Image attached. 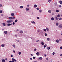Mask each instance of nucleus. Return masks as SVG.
Here are the masks:
<instances>
[{"mask_svg":"<svg viewBox=\"0 0 62 62\" xmlns=\"http://www.w3.org/2000/svg\"><path fill=\"white\" fill-rule=\"evenodd\" d=\"M9 20H14L15 19V18L14 16L12 17H9Z\"/></svg>","mask_w":62,"mask_h":62,"instance_id":"f257e3e1","label":"nucleus"},{"mask_svg":"<svg viewBox=\"0 0 62 62\" xmlns=\"http://www.w3.org/2000/svg\"><path fill=\"white\" fill-rule=\"evenodd\" d=\"M7 23H12L13 22V20H8L7 21Z\"/></svg>","mask_w":62,"mask_h":62,"instance_id":"f03ea898","label":"nucleus"},{"mask_svg":"<svg viewBox=\"0 0 62 62\" xmlns=\"http://www.w3.org/2000/svg\"><path fill=\"white\" fill-rule=\"evenodd\" d=\"M58 28L62 29V24H60L58 26Z\"/></svg>","mask_w":62,"mask_h":62,"instance_id":"7ed1b4c3","label":"nucleus"},{"mask_svg":"<svg viewBox=\"0 0 62 62\" xmlns=\"http://www.w3.org/2000/svg\"><path fill=\"white\" fill-rule=\"evenodd\" d=\"M12 61H14L15 62H17V61H16V60L14 58H12Z\"/></svg>","mask_w":62,"mask_h":62,"instance_id":"20e7f679","label":"nucleus"},{"mask_svg":"<svg viewBox=\"0 0 62 62\" xmlns=\"http://www.w3.org/2000/svg\"><path fill=\"white\" fill-rule=\"evenodd\" d=\"M41 31V30L40 29L38 30L37 31L38 32H39V33Z\"/></svg>","mask_w":62,"mask_h":62,"instance_id":"39448f33","label":"nucleus"},{"mask_svg":"<svg viewBox=\"0 0 62 62\" xmlns=\"http://www.w3.org/2000/svg\"><path fill=\"white\" fill-rule=\"evenodd\" d=\"M23 33V31H21L20 32V34H22V33Z\"/></svg>","mask_w":62,"mask_h":62,"instance_id":"423d86ee","label":"nucleus"},{"mask_svg":"<svg viewBox=\"0 0 62 62\" xmlns=\"http://www.w3.org/2000/svg\"><path fill=\"white\" fill-rule=\"evenodd\" d=\"M57 17L58 18H59L60 17V15L59 14L57 16Z\"/></svg>","mask_w":62,"mask_h":62,"instance_id":"0eeeda50","label":"nucleus"},{"mask_svg":"<svg viewBox=\"0 0 62 62\" xmlns=\"http://www.w3.org/2000/svg\"><path fill=\"white\" fill-rule=\"evenodd\" d=\"M4 33L5 34H7L8 33V32H7V31H5L4 32Z\"/></svg>","mask_w":62,"mask_h":62,"instance_id":"6e6552de","label":"nucleus"},{"mask_svg":"<svg viewBox=\"0 0 62 62\" xmlns=\"http://www.w3.org/2000/svg\"><path fill=\"white\" fill-rule=\"evenodd\" d=\"M46 30L47 31H49V29H48V28L46 27Z\"/></svg>","mask_w":62,"mask_h":62,"instance_id":"1a4fd4ad","label":"nucleus"},{"mask_svg":"<svg viewBox=\"0 0 62 62\" xmlns=\"http://www.w3.org/2000/svg\"><path fill=\"white\" fill-rule=\"evenodd\" d=\"M12 46L13 48H15V47H16V46L15 45H12Z\"/></svg>","mask_w":62,"mask_h":62,"instance_id":"9d476101","label":"nucleus"},{"mask_svg":"<svg viewBox=\"0 0 62 62\" xmlns=\"http://www.w3.org/2000/svg\"><path fill=\"white\" fill-rule=\"evenodd\" d=\"M46 47H47V44H45V45L44 46V48H45Z\"/></svg>","mask_w":62,"mask_h":62,"instance_id":"9b49d317","label":"nucleus"},{"mask_svg":"<svg viewBox=\"0 0 62 62\" xmlns=\"http://www.w3.org/2000/svg\"><path fill=\"white\" fill-rule=\"evenodd\" d=\"M39 34H41V35L42 34H43V32L42 31H40V32H39Z\"/></svg>","mask_w":62,"mask_h":62,"instance_id":"f8f14e48","label":"nucleus"},{"mask_svg":"<svg viewBox=\"0 0 62 62\" xmlns=\"http://www.w3.org/2000/svg\"><path fill=\"white\" fill-rule=\"evenodd\" d=\"M34 8H36V7H37V6L36 4H35L34 5Z\"/></svg>","mask_w":62,"mask_h":62,"instance_id":"ddd939ff","label":"nucleus"},{"mask_svg":"<svg viewBox=\"0 0 62 62\" xmlns=\"http://www.w3.org/2000/svg\"><path fill=\"white\" fill-rule=\"evenodd\" d=\"M5 60L4 59H3L2 60V62H5Z\"/></svg>","mask_w":62,"mask_h":62,"instance_id":"4468645a","label":"nucleus"},{"mask_svg":"<svg viewBox=\"0 0 62 62\" xmlns=\"http://www.w3.org/2000/svg\"><path fill=\"white\" fill-rule=\"evenodd\" d=\"M2 24L4 26H6V24L4 23H2Z\"/></svg>","mask_w":62,"mask_h":62,"instance_id":"2eb2a0df","label":"nucleus"},{"mask_svg":"<svg viewBox=\"0 0 62 62\" xmlns=\"http://www.w3.org/2000/svg\"><path fill=\"white\" fill-rule=\"evenodd\" d=\"M50 39L49 38H47V40L48 41H49Z\"/></svg>","mask_w":62,"mask_h":62,"instance_id":"dca6fc26","label":"nucleus"},{"mask_svg":"<svg viewBox=\"0 0 62 62\" xmlns=\"http://www.w3.org/2000/svg\"><path fill=\"white\" fill-rule=\"evenodd\" d=\"M55 19L56 20H58V19L57 18V17H55Z\"/></svg>","mask_w":62,"mask_h":62,"instance_id":"f3484780","label":"nucleus"},{"mask_svg":"<svg viewBox=\"0 0 62 62\" xmlns=\"http://www.w3.org/2000/svg\"><path fill=\"white\" fill-rule=\"evenodd\" d=\"M56 12H59V10H56Z\"/></svg>","mask_w":62,"mask_h":62,"instance_id":"a211bd4d","label":"nucleus"},{"mask_svg":"<svg viewBox=\"0 0 62 62\" xmlns=\"http://www.w3.org/2000/svg\"><path fill=\"white\" fill-rule=\"evenodd\" d=\"M31 22L32 23H34V24H35V21H31Z\"/></svg>","mask_w":62,"mask_h":62,"instance_id":"6ab92c4d","label":"nucleus"},{"mask_svg":"<svg viewBox=\"0 0 62 62\" xmlns=\"http://www.w3.org/2000/svg\"><path fill=\"white\" fill-rule=\"evenodd\" d=\"M29 8H27L26 9V11H28L29 10Z\"/></svg>","mask_w":62,"mask_h":62,"instance_id":"aec40b11","label":"nucleus"},{"mask_svg":"<svg viewBox=\"0 0 62 62\" xmlns=\"http://www.w3.org/2000/svg\"><path fill=\"white\" fill-rule=\"evenodd\" d=\"M4 46H5V45H4V44H2L1 45V46L2 47H4Z\"/></svg>","mask_w":62,"mask_h":62,"instance_id":"412c9836","label":"nucleus"},{"mask_svg":"<svg viewBox=\"0 0 62 62\" xmlns=\"http://www.w3.org/2000/svg\"><path fill=\"white\" fill-rule=\"evenodd\" d=\"M14 13H12L11 14V16H14Z\"/></svg>","mask_w":62,"mask_h":62,"instance_id":"4be33fe9","label":"nucleus"},{"mask_svg":"<svg viewBox=\"0 0 62 62\" xmlns=\"http://www.w3.org/2000/svg\"><path fill=\"white\" fill-rule=\"evenodd\" d=\"M55 24L56 26H58V24H59V23H56Z\"/></svg>","mask_w":62,"mask_h":62,"instance_id":"5701e85b","label":"nucleus"},{"mask_svg":"<svg viewBox=\"0 0 62 62\" xmlns=\"http://www.w3.org/2000/svg\"><path fill=\"white\" fill-rule=\"evenodd\" d=\"M51 20L52 21H53L54 20V17H52L51 18Z\"/></svg>","mask_w":62,"mask_h":62,"instance_id":"b1692460","label":"nucleus"},{"mask_svg":"<svg viewBox=\"0 0 62 62\" xmlns=\"http://www.w3.org/2000/svg\"><path fill=\"white\" fill-rule=\"evenodd\" d=\"M56 42L57 43H59V40H56Z\"/></svg>","mask_w":62,"mask_h":62,"instance_id":"393cba45","label":"nucleus"},{"mask_svg":"<svg viewBox=\"0 0 62 62\" xmlns=\"http://www.w3.org/2000/svg\"><path fill=\"white\" fill-rule=\"evenodd\" d=\"M18 53L19 55H21V52H18Z\"/></svg>","mask_w":62,"mask_h":62,"instance_id":"a878e982","label":"nucleus"},{"mask_svg":"<svg viewBox=\"0 0 62 62\" xmlns=\"http://www.w3.org/2000/svg\"><path fill=\"white\" fill-rule=\"evenodd\" d=\"M59 3L60 4H62V2L61 1H59Z\"/></svg>","mask_w":62,"mask_h":62,"instance_id":"bb28decb","label":"nucleus"},{"mask_svg":"<svg viewBox=\"0 0 62 62\" xmlns=\"http://www.w3.org/2000/svg\"><path fill=\"white\" fill-rule=\"evenodd\" d=\"M37 55H39V52H37L36 53Z\"/></svg>","mask_w":62,"mask_h":62,"instance_id":"cd10ccee","label":"nucleus"},{"mask_svg":"<svg viewBox=\"0 0 62 62\" xmlns=\"http://www.w3.org/2000/svg\"><path fill=\"white\" fill-rule=\"evenodd\" d=\"M41 44H42V45H44V43L43 42H42L41 43Z\"/></svg>","mask_w":62,"mask_h":62,"instance_id":"c85d7f7f","label":"nucleus"},{"mask_svg":"<svg viewBox=\"0 0 62 62\" xmlns=\"http://www.w3.org/2000/svg\"><path fill=\"white\" fill-rule=\"evenodd\" d=\"M47 49H48V50H50V47H49V46H48L47 47Z\"/></svg>","mask_w":62,"mask_h":62,"instance_id":"c756f323","label":"nucleus"},{"mask_svg":"<svg viewBox=\"0 0 62 62\" xmlns=\"http://www.w3.org/2000/svg\"><path fill=\"white\" fill-rule=\"evenodd\" d=\"M48 2H49V3H51V2H52V0H49L48 1Z\"/></svg>","mask_w":62,"mask_h":62,"instance_id":"7c9ffc66","label":"nucleus"},{"mask_svg":"<svg viewBox=\"0 0 62 62\" xmlns=\"http://www.w3.org/2000/svg\"><path fill=\"white\" fill-rule=\"evenodd\" d=\"M18 22V20L17 19H16L15 20V23H16Z\"/></svg>","mask_w":62,"mask_h":62,"instance_id":"2f4dec72","label":"nucleus"},{"mask_svg":"<svg viewBox=\"0 0 62 62\" xmlns=\"http://www.w3.org/2000/svg\"><path fill=\"white\" fill-rule=\"evenodd\" d=\"M58 19L59 20H62V18H59Z\"/></svg>","mask_w":62,"mask_h":62,"instance_id":"473e14b6","label":"nucleus"},{"mask_svg":"<svg viewBox=\"0 0 62 62\" xmlns=\"http://www.w3.org/2000/svg\"><path fill=\"white\" fill-rule=\"evenodd\" d=\"M45 36H47L48 35L47 34V33H46L45 34Z\"/></svg>","mask_w":62,"mask_h":62,"instance_id":"72a5a7b5","label":"nucleus"},{"mask_svg":"<svg viewBox=\"0 0 62 62\" xmlns=\"http://www.w3.org/2000/svg\"><path fill=\"white\" fill-rule=\"evenodd\" d=\"M39 12H40V13H41V12H42V10H39Z\"/></svg>","mask_w":62,"mask_h":62,"instance_id":"f704fd0d","label":"nucleus"},{"mask_svg":"<svg viewBox=\"0 0 62 62\" xmlns=\"http://www.w3.org/2000/svg\"><path fill=\"white\" fill-rule=\"evenodd\" d=\"M20 8H23V6H20Z\"/></svg>","mask_w":62,"mask_h":62,"instance_id":"c9c22d12","label":"nucleus"},{"mask_svg":"<svg viewBox=\"0 0 62 62\" xmlns=\"http://www.w3.org/2000/svg\"><path fill=\"white\" fill-rule=\"evenodd\" d=\"M39 59H40L41 60H42V58L41 57H40L39 58Z\"/></svg>","mask_w":62,"mask_h":62,"instance_id":"e433bc0d","label":"nucleus"},{"mask_svg":"<svg viewBox=\"0 0 62 62\" xmlns=\"http://www.w3.org/2000/svg\"><path fill=\"white\" fill-rule=\"evenodd\" d=\"M44 31L45 32H46L47 31V30L45 29H44Z\"/></svg>","mask_w":62,"mask_h":62,"instance_id":"4c0bfd02","label":"nucleus"},{"mask_svg":"<svg viewBox=\"0 0 62 62\" xmlns=\"http://www.w3.org/2000/svg\"><path fill=\"white\" fill-rule=\"evenodd\" d=\"M48 12H49V13H51V11H48Z\"/></svg>","mask_w":62,"mask_h":62,"instance_id":"58836bf2","label":"nucleus"},{"mask_svg":"<svg viewBox=\"0 0 62 62\" xmlns=\"http://www.w3.org/2000/svg\"><path fill=\"white\" fill-rule=\"evenodd\" d=\"M54 54H55V53L54 52H53L52 53L53 55H54Z\"/></svg>","mask_w":62,"mask_h":62,"instance_id":"ea45409f","label":"nucleus"},{"mask_svg":"<svg viewBox=\"0 0 62 62\" xmlns=\"http://www.w3.org/2000/svg\"><path fill=\"white\" fill-rule=\"evenodd\" d=\"M2 12H3V11H2V10H1L0 11V13H2Z\"/></svg>","mask_w":62,"mask_h":62,"instance_id":"a19ab883","label":"nucleus"},{"mask_svg":"<svg viewBox=\"0 0 62 62\" xmlns=\"http://www.w3.org/2000/svg\"><path fill=\"white\" fill-rule=\"evenodd\" d=\"M46 60H49V58H46Z\"/></svg>","mask_w":62,"mask_h":62,"instance_id":"79ce46f5","label":"nucleus"},{"mask_svg":"<svg viewBox=\"0 0 62 62\" xmlns=\"http://www.w3.org/2000/svg\"><path fill=\"white\" fill-rule=\"evenodd\" d=\"M37 19H38V20H39V17H37Z\"/></svg>","mask_w":62,"mask_h":62,"instance_id":"37998d69","label":"nucleus"},{"mask_svg":"<svg viewBox=\"0 0 62 62\" xmlns=\"http://www.w3.org/2000/svg\"><path fill=\"white\" fill-rule=\"evenodd\" d=\"M37 10H39V8H36Z\"/></svg>","mask_w":62,"mask_h":62,"instance_id":"c03bdc74","label":"nucleus"},{"mask_svg":"<svg viewBox=\"0 0 62 62\" xmlns=\"http://www.w3.org/2000/svg\"><path fill=\"white\" fill-rule=\"evenodd\" d=\"M60 49H62V46H60Z\"/></svg>","mask_w":62,"mask_h":62,"instance_id":"a18cd8bd","label":"nucleus"},{"mask_svg":"<svg viewBox=\"0 0 62 62\" xmlns=\"http://www.w3.org/2000/svg\"><path fill=\"white\" fill-rule=\"evenodd\" d=\"M27 7H29V6H30L28 4L27 5Z\"/></svg>","mask_w":62,"mask_h":62,"instance_id":"49530a36","label":"nucleus"},{"mask_svg":"<svg viewBox=\"0 0 62 62\" xmlns=\"http://www.w3.org/2000/svg\"><path fill=\"white\" fill-rule=\"evenodd\" d=\"M39 40L38 39L36 40V42H39Z\"/></svg>","mask_w":62,"mask_h":62,"instance_id":"de8ad7c7","label":"nucleus"},{"mask_svg":"<svg viewBox=\"0 0 62 62\" xmlns=\"http://www.w3.org/2000/svg\"><path fill=\"white\" fill-rule=\"evenodd\" d=\"M13 25H14L15 24V22H14L13 23Z\"/></svg>","mask_w":62,"mask_h":62,"instance_id":"09e8293b","label":"nucleus"},{"mask_svg":"<svg viewBox=\"0 0 62 62\" xmlns=\"http://www.w3.org/2000/svg\"><path fill=\"white\" fill-rule=\"evenodd\" d=\"M11 57H13V55H12L11 56Z\"/></svg>","mask_w":62,"mask_h":62,"instance_id":"8fccbe9b","label":"nucleus"},{"mask_svg":"<svg viewBox=\"0 0 62 62\" xmlns=\"http://www.w3.org/2000/svg\"><path fill=\"white\" fill-rule=\"evenodd\" d=\"M34 51H37V49L35 48L34 49Z\"/></svg>","mask_w":62,"mask_h":62,"instance_id":"3c124183","label":"nucleus"},{"mask_svg":"<svg viewBox=\"0 0 62 62\" xmlns=\"http://www.w3.org/2000/svg\"><path fill=\"white\" fill-rule=\"evenodd\" d=\"M7 25H8V26H10V24L9 23Z\"/></svg>","mask_w":62,"mask_h":62,"instance_id":"603ef678","label":"nucleus"},{"mask_svg":"<svg viewBox=\"0 0 62 62\" xmlns=\"http://www.w3.org/2000/svg\"><path fill=\"white\" fill-rule=\"evenodd\" d=\"M31 56H32L33 54H31Z\"/></svg>","mask_w":62,"mask_h":62,"instance_id":"864d4df0","label":"nucleus"},{"mask_svg":"<svg viewBox=\"0 0 62 62\" xmlns=\"http://www.w3.org/2000/svg\"><path fill=\"white\" fill-rule=\"evenodd\" d=\"M60 56H62V54H61Z\"/></svg>","mask_w":62,"mask_h":62,"instance_id":"5fc2aeb1","label":"nucleus"},{"mask_svg":"<svg viewBox=\"0 0 62 62\" xmlns=\"http://www.w3.org/2000/svg\"><path fill=\"white\" fill-rule=\"evenodd\" d=\"M33 59H35V57H33Z\"/></svg>","mask_w":62,"mask_h":62,"instance_id":"6e6d98bb","label":"nucleus"},{"mask_svg":"<svg viewBox=\"0 0 62 62\" xmlns=\"http://www.w3.org/2000/svg\"><path fill=\"white\" fill-rule=\"evenodd\" d=\"M30 60H32V58H30Z\"/></svg>","mask_w":62,"mask_h":62,"instance_id":"4d7b16f0","label":"nucleus"},{"mask_svg":"<svg viewBox=\"0 0 62 62\" xmlns=\"http://www.w3.org/2000/svg\"><path fill=\"white\" fill-rule=\"evenodd\" d=\"M13 52L14 53H15V51H14V50H13Z\"/></svg>","mask_w":62,"mask_h":62,"instance_id":"13d9d810","label":"nucleus"},{"mask_svg":"<svg viewBox=\"0 0 62 62\" xmlns=\"http://www.w3.org/2000/svg\"><path fill=\"white\" fill-rule=\"evenodd\" d=\"M15 36L16 37H17V35H15Z\"/></svg>","mask_w":62,"mask_h":62,"instance_id":"bf43d9fd","label":"nucleus"},{"mask_svg":"<svg viewBox=\"0 0 62 62\" xmlns=\"http://www.w3.org/2000/svg\"><path fill=\"white\" fill-rule=\"evenodd\" d=\"M16 30L17 31H19V30L18 29H17Z\"/></svg>","mask_w":62,"mask_h":62,"instance_id":"052dcab7","label":"nucleus"},{"mask_svg":"<svg viewBox=\"0 0 62 62\" xmlns=\"http://www.w3.org/2000/svg\"><path fill=\"white\" fill-rule=\"evenodd\" d=\"M2 7V4H0V7Z\"/></svg>","mask_w":62,"mask_h":62,"instance_id":"680f3d73","label":"nucleus"},{"mask_svg":"<svg viewBox=\"0 0 62 62\" xmlns=\"http://www.w3.org/2000/svg\"><path fill=\"white\" fill-rule=\"evenodd\" d=\"M45 57H46L47 56V55H46L45 54Z\"/></svg>","mask_w":62,"mask_h":62,"instance_id":"e2e57ef3","label":"nucleus"},{"mask_svg":"<svg viewBox=\"0 0 62 62\" xmlns=\"http://www.w3.org/2000/svg\"><path fill=\"white\" fill-rule=\"evenodd\" d=\"M59 7H61V5H59Z\"/></svg>","mask_w":62,"mask_h":62,"instance_id":"0e129e2a","label":"nucleus"},{"mask_svg":"<svg viewBox=\"0 0 62 62\" xmlns=\"http://www.w3.org/2000/svg\"><path fill=\"white\" fill-rule=\"evenodd\" d=\"M10 24V25H12V23H11Z\"/></svg>","mask_w":62,"mask_h":62,"instance_id":"69168bd1","label":"nucleus"},{"mask_svg":"<svg viewBox=\"0 0 62 62\" xmlns=\"http://www.w3.org/2000/svg\"><path fill=\"white\" fill-rule=\"evenodd\" d=\"M9 62H12V61H9Z\"/></svg>","mask_w":62,"mask_h":62,"instance_id":"338daca9","label":"nucleus"},{"mask_svg":"<svg viewBox=\"0 0 62 62\" xmlns=\"http://www.w3.org/2000/svg\"><path fill=\"white\" fill-rule=\"evenodd\" d=\"M1 16H3V14H1Z\"/></svg>","mask_w":62,"mask_h":62,"instance_id":"774afa93","label":"nucleus"}]
</instances>
